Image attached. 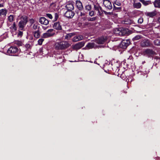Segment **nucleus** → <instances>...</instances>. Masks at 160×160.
Listing matches in <instances>:
<instances>
[{
	"label": "nucleus",
	"mask_w": 160,
	"mask_h": 160,
	"mask_svg": "<svg viewBox=\"0 0 160 160\" xmlns=\"http://www.w3.org/2000/svg\"><path fill=\"white\" fill-rule=\"evenodd\" d=\"M71 44L68 41H63L56 42L55 45V48L57 50H65L68 48Z\"/></svg>",
	"instance_id": "nucleus-1"
},
{
	"label": "nucleus",
	"mask_w": 160,
	"mask_h": 160,
	"mask_svg": "<svg viewBox=\"0 0 160 160\" xmlns=\"http://www.w3.org/2000/svg\"><path fill=\"white\" fill-rule=\"evenodd\" d=\"M20 21L18 24L19 29L21 30H24L25 27L28 22V18L26 16H22L20 18Z\"/></svg>",
	"instance_id": "nucleus-2"
},
{
	"label": "nucleus",
	"mask_w": 160,
	"mask_h": 160,
	"mask_svg": "<svg viewBox=\"0 0 160 160\" xmlns=\"http://www.w3.org/2000/svg\"><path fill=\"white\" fill-rule=\"evenodd\" d=\"M18 51V48L16 47H11L7 51L8 54L11 56L16 55Z\"/></svg>",
	"instance_id": "nucleus-3"
},
{
	"label": "nucleus",
	"mask_w": 160,
	"mask_h": 160,
	"mask_svg": "<svg viewBox=\"0 0 160 160\" xmlns=\"http://www.w3.org/2000/svg\"><path fill=\"white\" fill-rule=\"evenodd\" d=\"M54 30L53 29H48L45 33L43 34L42 37L46 38L51 37L54 35Z\"/></svg>",
	"instance_id": "nucleus-4"
},
{
	"label": "nucleus",
	"mask_w": 160,
	"mask_h": 160,
	"mask_svg": "<svg viewBox=\"0 0 160 160\" xmlns=\"http://www.w3.org/2000/svg\"><path fill=\"white\" fill-rule=\"evenodd\" d=\"M130 44V40L128 39L123 40L120 43V47L123 49H125Z\"/></svg>",
	"instance_id": "nucleus-5"
},
{
	"label": "nucleus",
	"mask_w": 160,
	"mask_h": 160,
	"mask_svg": "<svg viewBox=\"0 0 160 160\" xmlns=\"http://www.w3.org/2000/svg\"><path fill=\"white\" fill-rule=\"evenodd\" d=\"M114 33L117 35L122 36L124 35L125 34V32L121 28H116L114 31Z\"/></svg>",
	"instance_id": "nucleus-6"
},
{
	"label": "nucleus",
	"mask_w": 160,
	"mask_h": 160,
	"mask_svg": "<svg viewBox=\"0 0 160 160\" xmlns=\"http://www.w3.org/2000/svg\"><path fill=\"white\" fill-rule=\"evenodd\" d=\"M85 44L84 42H78L72 46V48L75 50H78L83 47Z\"/></svg>",
	"instance_id": "nucleus-7"
},
{
	"label": "nucleus",
	"mask_w": 160,
	"mask_h": 160,
	"mask_svg": "<svg viewBox=\"0 0 160 160\" xmlns=\"http://www.w3.org/2000/svg\"><path fill=\"white\" fill-rule=\"evenodd\" d=\"M145 55L149 57L155 54V53L152 49H147L145 50L144 52Z\"/></svg>",
	"instance_id": "nucleus-8"
},
{
	"label": "nucleus",
	"mask_w": 160,
	"mask_h": 160,
	"mask_svg": "<svg viewBox=\"0 0 160 160\" xmlns=\"http://www.w3.org/2000/svg\"><path fill=\"white\" fill-rule=\"evenodd\" d=\"M52 26L53 28L57 30H61L62 29V25L59 22H54Z\"/></svg>",
	"instance_id": "nucleus-9"
},
{
	"label": "nucleus",
	"mask_w": 160,
	"mask_h": 160,
	"mask_svg": "<svg viewBox=\"0 0 160 160\" xmlns=\"http://www.w3.org/2000/svg\"><path fill=\"white\" fill-rule=\"evenodd\" d=\"M103 4L106 8L109 9H111L112 8V6L111 2L108 0H104Z\"/></svg>",
	"instance_id": "nucleus-10"
},
{
	"label": "nucleus",
	"mask_w": 160,
	"mask_h": 160,
	"mask_svg": "<svg viewBox=\"0 0 160 160\" xmlns=\"http://www.w3.org/2000/svg\"><path fill=\"white\" fill-rule=\"evenodd\" d=\"M39 21L41 24L46 25H47L49 23V21L44 17L40 18Z\"/></svg>",
	"instance_id": "nucleus-11"
},
{
	"label": "nucleus",
	"mask_w": 160,
	"mask_h": 160,
	"mask_svg": "<svg viewBox=\"0 0 160 160\" xmlns=\"http://www.w3.org/2000/svg\"><path fill=\"white\" fill-rule=\"evenodd\" d=\"M72 10H68L64 14L65 17L69 18H72L74 15V12Z\"/></svg>",
	"instance_id": "nucleus-12"
},
{
	"label": "nucleus",
	"mask_w": 160,
	"mask_h": 160,
	"mask_svg": "<svg viewBox=\"0 0 160 160\" xmlns=\"http://www.w3.org/2000/svg\"><path fill=\"white\" fill-rule=\"evenodd\" d=\"M76 4L77 8L80 11L83 10V6L82 3L79 0H77L76 1Z\"/></svg>",
	"instance_id": "nucleus-13"
},
{
	"label": "nucleus",
	"mask_w": 160,
	"mask_h": 160,
	"mask_svg": "<svg viewBox=\"0 0 160 160\" xmlns=\"http://www.w3.org/2000/svg\"><path fill=\"white\" fill-rule=\"evenodd\" d=\"M106 38L101 37L98 38L96 40V42L99 44H103L106 40Z\"/></svg>",
	"instance_id": "nucleus-14"
},
{
	"label": "nucleus",
	"mask_w": 160,
	"mask_h": 160,
	"mask_svg": "<svg viewBox=\"0 0 160 160\" xmlns=\"http://www.w3.org/2000/svg\"><path fill=\"white\" fill-rule=\"evenodd\" d=\"M66 8L68 10H72L74 9L73 4L72 2H68L67 3Z\"/></svg>",
	"instance_id": "nucleus-15"
},
{
	"label": "nucleus",
	"mask_w": 160,
	"mask_h": 160,
	"mask_svg": "<svg viewBox=\"0 0 160 160\" xmlns=\"http://www.w3.org/2000/svg\"><path fill=\"white\" fill-rule=\"evenodd\" d=\"M121 5V3L119 1L116 0L113 3V8L114 9L120 10L121 9V7H117V6H119Z\"/></svg>",
	"instance_id": "nucleus-16"
},
{
	"label": "nucleus",
	"mask_w": 160,
	"mask_h": 160,
	"mask_svg": "<svg viewBox=\"0 0 160 160\" xmlns=\"http://www.w3.org/2000/svg\"><path fill=\"white\" fill-rule=\"evenodd\" d=\"M83 38V37L82 35L76 36L72 38V40L73 42H76L82 39Z\"/></svg>",
	"instance_id": "nucleus-17"
},
{
	"label": "nucleus",
	"mask_w": 160,
	"mask_h": 160,
	"mask_svg": "<svg viewBox=\"0 0 160 160\" xmlns=\"http://www.w3.org/2000/svg\"><path fill=\"white\" fill-rule=\"evenodd\" d=\"M94 8L95 10L98 11V13L100 16L102 15V8L100 7L94 5Z\"/></svg>",
	"instance_id": "nucleus-18"
},
{
	"label": "nucleus",
	"mask_w": 160,
	"mask_h": 160,
	"mask_svg": "<svg viewBox=\"0 0 160 160\" xmlns=\"http://www.w3.org/2000/svg\"><path fill=\"white\" fill-rule=\"evenodd\" d=\"M153 4L155 8H160V0H155L153 2Z\"/></svg>",
	"instance_id": "nucleus-19"
},
{
	"label": "nucleus",
	"mask_w": 160,
	"mask_h": 160,
	"mask_svg": "<svg viewBox=\"0 0 160 160\" xmlns=\"http://www.w3.org/2000/svg\"><path fill=\"white\" fill-rule=\"evenodd\" d=\"M40 35V32L39 30L38 29L37 30L33 32V35L34 37L36 38H39Z\"/></svg>",
	"instance_id": "nucleus-20"
},
{
	"label": "nucleus",
	"mask_w": 160,
	"mask_h": 160,
	"mask_svg": "<svg viewBox=\"0 0 160 160\" xmlns=\"http://www.w3.org/2000/svg\"><path fill=\"white\" fill-rule=\"evenodd\" d=\"M75 34L74 33H71L67 34L65 37V38L66 39L69 40L73 36L75 35Z\"/></svg>",
	"instance_id": "nucleus-21"
},
{
	"label": "nucleus",
	"mask_w": 160,
	"mask_h": 160,
	"mask_svg": "<svg viewBox=\"0 0 160 160\" xmlns=\"http://www.w3.org/2000/svg\"><path fill=\"white\" fill-rule=\"evenodd\" d=\"M144 6H147L151 3L150 1H145L144 0H139Z\"/></svg>",
	"instance_id": "nucleus-22"
},
{
	"label": "nucleus",
	"mask_w": 160,
	"mask_h": 160,
	"mask_svg": "<svg viewBox=\"0 0 160 160\" xmlns=\"http://www.w3.org/2000/svg\"><path fill=\"white\" fill-rule=\"evenodd\" d=\"M133 6L135 8L139 9L141 8V4L139 2H134L133 4Z\"/></svg>",
	"instance_id": "nucleus-23"
},
{
	"label": "nucleus",
	"mask_w": 160,
	"mask_h": 160,
	"mask_svg": "<svg viewBox=\"0 0 160 160\" xmlns=\"http://www.w3.org/2000/svg\"><path fill=\"white\" fill-rule=\"evenodd\" d=\"M120 66H123V67H128V66H129V64L128 63V62H126V61H122L121 62V65ZM120 65L119 66H120Z\"/></svg>",
	"instance_id": "nucleus-24"
},
{
	"label": "nucleus",
	"mask_w": 160,
	"mask_h": 160,
	"mask_svg": "<svg viewBox=\"0 0 160 160\" xmlns=\"http://www.w3.org/2000/svg\"><path fill=\"white\" fill-rule=\"evenodd\" d=\"M141 45L142 47H145L148 46L149 43L148 41H143L141 42Z\"/></svg>",
	"instance_id": "nucleus-25"
},
{
	"label": "nucleus",
	"mask_w": 160,
	"mask_h": 160,
	"mask_svg": "<svg viewBox=\"0 0 160 160\" xmlns=\"http://www.w3.org/2000/svg\"><path fill=\"white\" fill-rule=\"evenodd\" d=\"M146 15L150 17H153L156 15V13L154 12H148L146 13Z\"/></svg>",
	"instance_id": "nucleus-26"
},
{
	"label": "nucleus",
	"mask_w": 160,
	"mask_h": 160,
	"mask_svg": "<svg viewBox=\"0 0 160 160\" xmlns=\"http://www.w3.org/2000/svg\"><path fill=\"white\" fill-rule=\"evenodd\" d=\"M129 52H128L127 55V57L128 59L132 60L133 59V57L132 55H131L130 53L132 52V50L130 51Z\"/></svg>",
	"instance_id": "nucleus-27"
},
{
	"label": "nucleus",
	"mask_w": 160,
	"mask_h": 160,
	"mask_svg": "<svg viewBox=\"0 0 160 160\" xmlns=\"http://www.w3.org/2000/svg\"><path fill=\"white\" fill-rule=\"evenodd\" d=\"M7 12V10L5 9H2L0 10V14L1 15L6 16Z\"/></svg>",
	"instance_id": "nucleus-28"
},
{
	"label": "nucleus",
	"mask_w": 160,
	"mask_h": 160,
	"mask_svg": "<svg viewBox=\"0 0 160 160\" xmlns=\"http://www.w3.org/2000/svg\"><path fill=\"white\" fill-rule=\"evenodd\" d=\"M10 29H12V30L14 31H15L17 29V28L16 26V25L15 24V22H14L12 26L10 27Z\"/></svg>",
	"instance_id": "nucleus-29"
},
{
	"label": "nucleus",
	"mask_w": 160,
	"mask_h": 160,
	"mask_svg": "<svg viewBox=\"0 0 160 160\" xmlns=\"http://www.w3.org/2000/svg\"><path fill=\"white\" fill-rule=\"evenodd\" d=\"M95 44L94 42L89 43L87 45V46L89 48H92L94 47Z\"/></svg>",
	"instance_id": "nucleus-30"
},
{
	"label": "nucleus",
	"mask_w": 160,
	"mask_h": 160,
	"mask_svg": "<svg viewBox=\"0 0 160 160\" xmlns=\"http://www.w3.org/2000/svg\"><path fill=\"white\" fill-rule=\"evenodd\" d=\"M59 14L58 13H56L54 14V18L53 20V22L57 21L58 18Z\"/></svg>",
	"instance_id": "nucleus-31"
},
{
	"label": "nucleus",
	"mask_w": 160,
	"mask_h": 160,
	"mask_svg": "<svg viewBox=\"0 0 160 160\" xmlns=\"http://www.w3.org/2000/svg\"><path fill=\"white\" fill-rule=\"evenodd\" d=\"M14 18L13 15H10L8 18V21L10 22H12L14 20Z\"/></svg>",
	"instance_id": "nucleus-32"
},
{
	"label": "nucleus",
	"mask_w": 160,
	"mask_h": 160,
	"mask_svg": "<svg viewBox=\"0 0 160 160\" xmlns=\"http://www.w3.org/2000/svg\"><path fill=\"white\" fill-rule=\"evenodd\" d=\"M141 36L140 35H138L135 36L132 39L133 41L135 40H138L141 38Z\"/></svg>",
	"instance_id": "nucleus-33"
},
{
	"label": "nucleus",
	"mask_w": 160,
	"mask_h": 160,
	"mask_svg": "<svg viewBox=\"0 0 160 160\" xmlns=\"http://www.w3.org/2000/svg\"><path fill=\"white\" fill-rule=\"evenodd\" d=\"M154 44L157 46H160V40L157 39L154 41Z\"/></svg>",
	"instance_id": "nucleus-34"
},
{
	"label": "nucleus",
	"mask_w": 160,
	"mask_h": 160,
	"mask_svg": "<svg viewBox=\"0 0 160 160\" xmlns=\"http://www.w3.org/2000/svg\"><path fill=\"white\" fill-rule=\"evenodd\" d=\"M85 9L86 10L88 11L90 10L91 9V5H88L85 7Z\"/></svg>",
	"instance_id": "nucleus-35"
},
{
	"label": "nucleus",
	"mask_w": 160,
	"mask_h": 160,
	"mask_svg": "<svg viewBox=\"0 0 160 160\" xmlns=\"http://www.w3.org/2000/svg\"><path fill=\"white\" fill-rule=\"evenodd\" d=\"M39 27L37 23L34 24L32 26V28L34 30H36Z\"/></svg>",
	"instance_id": "nucleus-36"
},
{
	"label": "nucleus",
	"mask_w": 160,
	"mask_h": 160,
	"mask_svg": "<svg viewBox=\"0 0 160 160\" xmlns=\"http://www.w3.org/2000/svg\"><path fill=\"white\" fill-rule=\"evenodd\" d=\"M44 41V39L42 38L39 39L38 41V43L39 45H41L42 44L43 42Z\"/></svg>",
	"instance_id": "nucleus-37"
},
{
	"label": "nucleus",
	"mask_w": 160,
	"mask_h": 160,
	"mask_svg": "<svg viewBox=\"0 0 160 160\" xmlns=\"http://www.w3.org/2000/svg\"><path fill=\"white\" fill-rule=\"evenodd\" d=\"M15 43L17 44L18 46H21L22 45V42L19 41H16L15 42Z\"/></svg>",
	"instance_id": "nucleus-38"
},
{
	"label": "nucleus",
	"mask_w": 160,
	"mask_h": 160,
	"mask_svg": "<svg viewBox=\"0 0 160 160\" xmlns=\"http://www.w3.org/2000/svg\"><path fill=\"white\" fill-rule=\"evenodd\" d=\"M83 59V56L82 54L80 53L78 56V60H81Z\"/></svg>",
	"instance_id": "nucleus-39"
},
{
	"label": "nucleus",
	"mask_w": 160,
	"mask_h": 160,
	"mask_svg": "<svg viewBox=\"0 0 160 160\" xmlns=\"http://www.w3.org/2000/svg\"><path fill=\"white\" fill-rule=\"evenodd\" d=\"M125 72L124 71V72H123V73L121 75L120 77L122 79H125L126 78L125 75Z\"/></svg>",
	"instance_id": "nucleus-40"
},
{
	"label": "nucleus",
	"mask_w": 160,
	"mask_h": 160,
	"mask_svg": "<svg viewBox=\"0 0 160 160\" xmlns=\"http://www.w3.org/2000/svg\"><path fill=\"white\" fill-rule=\"evenodd\" d=\"M46 16L47 17L50 19H52L53 18L52 15L51 14L49 13H47L46 14Z\"/></svg>",
	"instance_id": "nucleus-41"
},
{
	"label": "nucleus",
	"mask_w": 160,
	"mask_h": 160,
	"mask_svg": "<svg viewBox=\"0 0 160 160\" xmlns=\"http://www.w3.org/2000/svg\"><path fill=\"white\" fill-rule=\"evenodd\" d=\"M143 22V19L142 18H140L138 20V23L141 24Z\"/></svg>",
	"instance_id": "nucleus-42"
},
{
	"label": "nucleus",
	"mask_w": 160,
	"mask_h": 160,
	"mask_svg": "<svg viewBox=\"0 0 160 160\" xmlns=\"http://www.w3.org/2000/svg\"><path fill=\"white\" fill-rule=\"evenodd\" d=\"M25 47L27 49H30L31 47V45L27 43L25 45Z\"/></svg>",
	"instance_id": "nucleus-43"
},
{
	"label": "nucleus",
	"mask_w": 160,
	"mask_h": 160,
	"mask_svg": "<svg viewBox=\"0 0 160 160\" xmlns=\"http://www.w3.org/2000/svg\"><path fill=\"white\" fill-rule=\"evenodd\" d=\"M95 60H97L98 59H103L102 57V56H98V55H97L96 56H95Z\"/></svg>",
	"instance_id": "nucleus-44"
},
{
	"label": "nucleus",
	"mask_w": 160,
	"mask_h": 160,
	"mask_svg": "<svg viewBox=\"0 0 160 160\" xmlns=\"http://www.w3.org/2000/svg\"><path fill=\"white\" fill-rule=\"evenodd\" d=\"M85 13L84 12H81L80 14L79 15V16H85Z\"/></svg>",
	"instance_id": "nucleus-45"
},
{
	"label": "nucleus",
	"mask_w": 160,
	"mask_h": 160,
	"mask_svg": "<svg viewBox=\"0 0 160 160\" xmlns=\"http://www.w3.org/2000/svg\"><path fill=\"white\" fill-rule=\"evenodd\" d=\"M89 15L91 16H92L94 15V12L93 11H91L89 12Z\"/></svg>",
	"instance_id": "nucleus-46"
},
{
	"label": "nucleus",
	"mask_w": 160,
	"mask_h": 160,
	"mask_svg": "<svg viewBox=\"0 0 160 160\" xmlns=\"http://www.w3.org/2000/svg\"><path fill=\"white\" fill-rule=\"evenodd\" d=\"M71 62H76L78 61H69ZM88 61L92 63L93 62L91 61Z\"/></svg>",
	"instance_id": "nucleus-47"
},
{
	"label": "nucleus",
	"mask_w": 160,
	"mask_h": 160,
	"mask_svg": "<svg viewBox=\"0 0 160 160\" xmlns=\"http://www.w3.org/2000/svg\"><path fill=\"white\" fill-rule=\"evenodd\" d=\"M96 18L95 17H93L92 18H91L88 19V21H93L95 20Z\"/></svg>",
	"instance_id": "nucleus-48"
},
{
	"label": "nucleus",
	"mask_w": 160,
	"mask_h": 160,
	"mask_svg": "<svg viewBox=\"0 0 160 160\" xmlns=\"http://www.w3.org/2000/svg\"><path fill=\"white\" fill-rule=\"evenodd\" d=\"M30 23L32 24L34 22V20L33 19H31L29 20Z\"/></svg>",
	"instance_id": "nucleus-49"
},
{
	"label": "nucleus",
	"mask_w": 160,
	"mask_h": 160,
	"mask_svg": "<svg viewBox=\"0 0 160 160\" xmlns=\"http://www.w3.org/2000/svg\"><path fill=\"white\" fill-rule=\"evenodd\" d=\"M124 23L125 24H131L132 23V21L130 20L129 22H128L127 21H125Z\"/></svg>",
	"instance_id": "nucleus-50"
},
{
	"label": "nucleus",
	"mask_w": 160,
	"mask_h": 160,
	"mask_svg": "<svg viewBox=\"0 0 160 160\" xmlns=\"http://www.w3.org/2000/svg\"><path fill=\"white\" fill-rule=\"evenodd\" d=\"M22 32L21 31H20L18 33V34L19 35L22 36Z\"/></svg>",
	"instance_id": "nucleus-51"
},
{
	"label": "nucleus",
	"mask_w": 160,
	"mask_h": 160,
	"mask_svg": "<svg viewBox=\"0 0 160 160\" xmlns=\"http://www.w3.org/2000/svg\"><path fill=\"white\" fill-rule=\"evenodd\" d=\"M4 6L3 4H0V7H3Z\"/></svg>",
	"instance_id": "nucleus-52"
},
{
	"label": "nucleus",
	"mask_w": 160,
	"mask_h": 160,
	"mask_svg": "<svg viewBox=\"0 0 160 160\" xmlns=\"http://www.w3.org/2000/svg\"><path fill=\"white\" fill-rule=\"evenodd\" d=\"M103 12H104V13L106 14H108L109 13V12H108L105 11H103Z\"/></svg>",
	"instance_id": "nucleus-53"
},
{
	"label": "nucleus",
	"mask_w": 160,
	"mask_h": 160,
	"mask_svg": "<svg viewBox=\"0 0 160 160\" xmlns=\"http://www.w3.org/2000/svg\"><path fill=\"white\" fill-rule=\"evenodd\" d=\"M143 74L144 75V76H145V77L146 78L148 76V75L146 74H145L144 73Z\"/></svg>",
	"instance_id": "nucleus-54"
},
{
	"label": "nucleus",
	"mask_w": 160,
	"mask_h": 160,
	"mask_svg": "<svg viewBox=\"0 0 160 160\" xmlns=\"http://www.w3.org/2000/svg\"><path fill=\"white\" fill-rule=\"evenodd\" d=\"M142 73H143V72H142L140 71L139 72H138V74L140 73V74H141Z\"/></svg>",
	"instance_id": "nucleus-55"
},
{
	"label": "nucleus",
	"mask_w": 160,
	"mask_h": 160,
	"mask_svg": "<svg viewBox=\"0 0 160 160\" xmlns=\"http://www.w3.org/2000/svg\"><path fill=\"white\" fill-rule=\"evenodd\" d=\"M158 21L159 23H160V17L158 18Z\"/></svg>",
	"instance_id": "nucleus-56"
},
{
	"label": "nucleus",
	"mask_w": 160,
	"mask_h": 160,
	"mask_svg": "<svg viewBox=\"0 0 160 160\" xmlns=\"http://www.w3.org/2000/svg\"><path fill=\"white\" fill-rule=\"evenodd\" d=\"M116 63H120V61H119V60H118V61H116Z\"/></svg>",
	"instance_id": "nucleus-57"
},
{
	"label": "nucleus",
	"mask_w": 160,
	"mask_h": 160,
	"mask_svg": "<svg viewBox=\"0 0 160 160\" xmlns=\"http://www.w3.org/2000/svg\"><path fill=\"white\" fill-rule=\"evenodd\" d=\"M160 160V158L158 157V158L157 159H156L155 160Z\"/></svg>",
	"instance_id": "nucleus-58"
},
{
	"label": "nucleus",
	"mask_w": 160,
	"mask_h": 160,
	"mask_svg": "<svg viewBox=\"0 0 160 160\" xmlns=\"http://www.w3.org/2000/svg\"><path fill=\"white\" fill-rule=\"evenodd\" d=\"M97 61H94V63H97Z\"/></svg>",
	"instance_id": "nucleus-59"
},
{
	"label": "nucleus",
	"mask_w": 160,
	"mask_h": 160,
	"mask_svg": "<svg viewBox=\"0 0 160 160\" xmlns=\"http://www.w3.org/2000/svg\"><path fill=\"white\" fill-rule=\"evenodd\" d=\"M145 61H144L143 62H142V64H143L144 63H145Z\"/></svg>",
	"instance_id": "nucleus-60"
},
{
	"label": "nucleus",
	"mask_w": 160,
	"mask_h": 160,
	"mask_svg": "<svg viewBox=\"0 0 160 160\" xmlns=\"http://www.w3.org/2000/svg\"><path fill=\"white\" fill-rule=\"evenodd\" d=\"M42 1H44L45 0H42Z\"/></svg>",
	"instance_id": "nucleus-61"
},
{
	"label": "nucleus",
	"mask_w": 160,
	"mask_h": 160,
	"mask_svg": "<svg viewBox=\"0 0 160 160\" xmlns=\"http://www.w3.org/2000/svg\"><path fill=\"white\" fill-rule=\"evenodd\" d=\"M1 1H2V0H1Z\"/></svg>",
	"instance_id": "nucleus-62"
}]
</instances>
